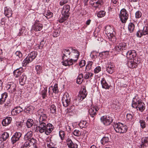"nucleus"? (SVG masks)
Masks as SVG:
<instances>
[{"mask_svg": "<svg viewBox=\"0 0 148 148\" xmlns=\"http://www.w3.org/2000/svg\"><path fill=\"white\" fill-rule=\"evenodd\" d=\"M62 53L63 56L62 58L63 60L65 57L69 58L71 56H74L75 59H73L74 62H75L77 60L79 55V51L77 50L73 49L71 47L64 50Z\"/></svg>", "mask_w": 148, "mask_h": 148, "instance_id": "obj_1", "label": "nucleus"}, {"mask_svg": "<svg viewBox=\"0 0 148 148\" xmlns=\"http://www.w3.org/2000/svg\"><path fill=\"white\" fill-rule=\"evenodd\" d=\"M132 106L137 109L138 108L141 112L143 111L145 108V105L138 97V95H136L133 98L132 103Z\"/></svg>", "mask_w": 148, "mask_h": 148, "instance_id": "obj_2", "label": "nucleus"}, {"mask_svg": "<svg viewBox=\"0 0 148 148\" xmlns=\"http://www.w3.org/2000/svg\"><path fill=\"white\" fill-rule=\"evenodd\" d=\"M113 127L115 131L118 133H124L127 131V127L120 123H114Z\"/></svg>", "mask_w": 148, "mask_h": 148, "instance_id": "obj_3", "label": "nucleus"}, {"mask_svg": "<svg viewBox=\"0 0 148 148\" xmlns=\"http://www.w3.org/2000/svg\"><path fill=\"white\" fill-rule=\"evenodd\" d=\"M37 55V52L33 51L29 53L27 57L23 60L22 64L23 66H26L28 64L31 62L34 59Z\"/></svg>", "mask_w": 148, "mask_h": 148, "instance_id": "obj_4", "label": "nucleus"}, {"mask_svg": "<svg viewBox=\"0 0 148 148\" xmlns=\"http://www.w3.org/2000/svg\"><path fill=\"white\" fill-rule=\"evenodd\" d=\"M33 136L32 131H30L27 132L23 138L25 142L28 143L30 145H34L35 142V140L33 137Z\"/></svg>", "mask_w": 148, "mask_h": 148, "instance_id": "obj_5", "label": "nucleus"}, {"mask_svg": "<svg viewBox=\"0 0 148 148\" xmlns=\"http://www.w3.org/2000/svg\"><path fill=\"white\" fill-rule=\"evenodd\" d=\"M128 13L125 9L123 8L121 10L119 17L122 23H125L128 19Z\"/></svg>", "mask_w": 148, "mask_h": 148, "instance_id": "obj_6", "label": "nucleus"}, {"mask_svg": "<svg viewBox=\"0 0 148 148\" xmlns=\"http://www.w3.org/2000/svg\"><path fill=\"white\" fill-rule=\"evenodd\" d=\"M126 49V44L124 42H123L116 45L114 49H113V51H114V53H116L121 52Z\"/></svg>", "mask_w": 148, "mask_h": 148, "instance_id": "obj_7", "label": "nucleus"}, {"mask_svg": "<svg viewBox=\"0 0 148 148\" xmlns=\"http://www.w3.org/2000/svg\"><path fill=\"white\" fill-rule=\"evenodd\" d=\"M71 98L68 93L65 94L63 96L62 101L64 107H66L71 103Z\"/></svg>", "mask_w": 148, "mask_h": 148, "instance_id": "obj_8", "label": "nucleus"}, {"mask_svg": "<svg viewBox=\"0 0 148 148\" xmlns=\"http://www.w3.org/2000/svg\"><path fill=\"white\" fill-rule=\"evenodd\" d=\"M105 31L108 37H113L115 35L113 26L107 25L105 27Z\"/></svg>", "mask_w": 148, "mask_h": 148, "instance_id": "obj_9", "label": "nucleus"}, {"mask_svg": "<svg viewBox=\"0 0 148 148\" xmlns=\"http://www.w3.org/2000/svg\"><path fill=\"white\" fill-rule=\"evenodd\" d=\"M101 122L105 125H108L112 122L113 119L109 116H103L101 117Z\"/></svg>", "mask_w": 148, "mask_h": 148, "instance_id": "obj_10", "label": "nucleus"}, {"mask_svg": "<svg viewBox=\"0 0 148 148\" xmlns=\"http://www.w3.org/2000/svg\"><path fill=\"white\" fill-rule=\"evenodd\" d=\"M99 108L97 105H92L89 109L88 112L90 116L94 117L97 114V112L99 109Z\"/></svg>", "mask_w": 148, "mask_h": 148, "instance_id": "obj_11", "label": "nucleus"}, {"mask_svg": "<svg viewBox=\"0 0 148 148\" xmlns=\"http://www.w3.org/2000/svg\"><path fill=\"white\" fill-rule=\"evenodd\" d=\"M38 119L39 121V123H47V115L43 113L42 112L41 113H39V111H38Z\"/></svg>", "mask_w": 148, "mask_h": 148, "instance_id": "obj_12", "label": "nucleus"}, {"mask_svg": "<svg viewBox=\"0 0 148 148\" xmlns=\"http://www.w3.org/2000/svg\"><path fill=\"white\" fill-rule=\"evenodd\" d=\"M70 6L68 4H66L63 6L62 11L61 14L70 16Z\"/></svg>", "mask_w": 148, "mask_h": 148, "instance_id": "obj_13", "label": "nucleus"}, {"mask_svg": "<svg viewBox=\"0 0 148 148\" xmlns=\"http://www.w3.org/2000/svg\"><path fill=\"white\" fill-rule=\"evenodd\" d=\"M87 95V93L86 89L85 88L81 89L79 92L77 99L79 101H82L86 97Z\"/></svg>", "mask_w": 148, "mask_h": 148, "instance_id": "obj_14", "label": "nucleus"}, {"mask_svg": "<svg viewBox=\"0 0 148 148\" xmlns=\"http://www.w3.org/2000/svg\"><path fill=\"white\" fill-rule=\"evenodd\" d=\"M126 55L128 60H135V59L137 54L135 50H132L128 51Z\"/></svg>", "mask_w": 148, "mask_h": 148, "instance_id": "obj_15", "label": "nucleus"}, {"mask_svg": "<svg viewBox=\"0 0 148 148\" xmlns=\"http://www.w3.org/2000/svg\"><path fill=\"white\" fill-rule=\"evenodd\" d=\"M90 3L91 5L97 8L102 4L103 1L102 0H91Z\"/></svg>", "mask_w": 148, "mask_h": 148, "instance_id": "obj_16", "label": "nucleus"}, {"mask_svg": "<svg viewBox=\"0 0 148 148\" xmlns=\"http://www.w3.org/2000/svg\"><path fill=\"white\" fill-rule=\"evenodd\" d=\"M43 27L42 24L40 23L38 21L36 22L33 26V29L36 32L40 31Z\"/></svg>", "mask_w": 148, "mask_h": 148, "instance_id": "obj_17", "label": "nucleus"}, {"mask_svg": "<svg viewBox=\"0 0 148 148\" xmlns=\"http://www.w3.org/2000/svg\"><path fill=\"white\" fill-rule=\"evenodd\" d=\"M21 136V133L19 132H16L11 138L12 143L14 144L18 141Z\"/></svg>", "mask_w": 148, "mask_h": 148, "instance_id": "obj_18", "label": "nucleus"}, {"mask_svg": "<svg viewBox=\"0 0 148 148\" xmlns=\"http://www.w3.org/2000/svg\"><path fill=\"white\" fill-rule=\"evenodd\" d=\"M23 110V109L20 106H17L12 110L11 113L12 115H16L22 112Z\"/></svg>", "mask_w": 148, "mask_h": 148, "instance_id": "obj_19", "label": "nucleus"}, {"mask_svg": "<svg viewBox=\"0 0 148 148\" xmlns=\"http://www.w3.org/2000/svg\"><path fill=\"white\" fill-rule=\"evenodd\" d=\"M46 123H39L37 127V129L40 133H45Z\"/></svg>", "mask_w": 148, "mask_h": 148, "instance_id": "obj_20", "label": "nucleus"}, {"mask_svg": "<svg viewBox=\"0 0 148 148\" xmlns=\"http://www.w3.org/2000/svg\"><path fill=\"white\" fill-rule=\"evenodd\" d=\"M53 125L51 124H47L46 123L45 134L47 135L49 134L53 130Z\"/></svg>", "mask_w": 148, "mask_h": 148, "instance_id": "obj_21", "label": "nucleus"}, {"mask_svg": "<svg viewBox=\"0 0 148 148\" xmlns=\"http://www.w3.org/2000/svg\"><path fill=\"white\" fill-rule=\"evenodd\" d=\"M135 61L136 60H128L127 63L128 66L131 68H136L137 66V64Z\"/></svg>", "mask_w": 148, "mask_h": 148, "instance_id": "obj_22", "label": "nucleus"}, {"mask_svg": "<svg viewBox=\"0 0 148 148\" xmlns=\"http://www.w3.org/2000/svg\"><path fill=\"white\" fill-rule=\"evenodd\" d=\"M66 142L69 148H77V145L73 143L70 139L68 138L66 140Z\"/></svg>", "mask_w": 148, "mask_h": 148, "instance_id": "obj_23", "label": "nucleus"}, {"mask_svg": "<svg viewBox=\"0 0 148 148\" xmlns=\"http://www.w3.org/2000/svg\"><path fill=\"white\" fill-rule=\"evenodd\" d=\"M4 14L8 17H10L12 15V11L11 8L10 7H5L4 8Z\"/></svg>", "mask_w": 148, "mask_h": 148, "instance_id": "obj_24", "label": "nucleus"}, {"mask_svg": "<svg viewBox=\"0 0 148 148\" xmlns=\"http://www.w3.org/2000/svg\"><path fill=\"white\" fill-rule=\"evenodd\" d=\"M23 72V68L20 67L14 70L13 71V74L15 77H18Z\"/></svg>", "mask_w": 148, "mask_h": 148, "instance_id": "obj_25", "label": "nucleus"}, {"mask_svg": "<svg viewBox=\"0 0 148 148\" xmlns=\"http://www.w3.org/2000/svg\"><path fill=\"white\" fill-rule=\"evenodd\" d=\"M141 148H145L148 146V136L143 138L141 140V143L140 144Z\"/></svg>", "mask_w": 148, "mask_h": 148, "instance_id": "obj_26", "label": "nucleus"}, {"mask_svg": "<svg viewBox=\"0 0 148 148\" xmlns=\"http://www.w3.org/2000/svg\"><path fill=\"white\" fill-rule=\"evenodd\" d=\"M73 60L72 59L69 60L66 59V60H64V59L62 63V65L65 66H69L73 65Z\"/></svg>", "mask_w": 148, "mask_h": 148, "instance_id": "obj_27", "label": "nucleus"}, {"mask_svg": "<svg viewBox=\"0 0 148 148\" xmlns=\"http://www.w3.org/2000/svg\"><path fill=\"white\" fill-rule=\"evenodd\" d=\"M12 119L11 117H7L3 119L2 122V125L3 126H6L8 125L11 122Z\"/></svg>", "mask_w": 148, "mask_h": 148, "instance_id": "obj_28", "label": "nucleus"}, {"mask_svg": "<svg viewBox=\"0 0 148 148\" xmlns=\"http://www.w3.org/2000/svg\"><path fill=\"white\" fill-rule=\"evenodd\" d=\"M101 84L102 88L105 89H108L110 87V85H109L107 82L105 78H102L101 81Z\"/></svg>", "mask_w": 148, "mask_h": 148, "instance_id": "obj_29", "label": "nucleus"}, {"mask_svg": "<svg viewBox=\"0 0 148 148\" xmlns=\"http://www.w3.org/2000/svg\"><path fill=\"white\" fill-rule=\"evenodd\" d=\"M27 79L26 76L24 74H23L19 79V83L20 85L23 86L25 84Z\"/></svg>", "mask_w": 148, "mask_h": 148, "instance_id": "obj_30", "label": "nucleus"}, {"mask_svg": "<svg viewBox=\"0 0 148 148\" xmlns=\"http://www.w3.org/2000/svg\"><path fill=\"white\" fill-rule=\"evenodd\" d=\"M8 97V94L4 92L1 95V97L0 98V104L2 105Z\"/></svg>", "mask_w": 148, "mask_h": 148, "instance_id": "obj_31", "label": "nucleus"}, {"mask_svg": "<svg viewBox=\"0 0 148 148\" xmlns=\"http://www.w3.org/2000/svg\"><path fill=\"white\" fill-rule=\"evenodd\" d=\"M16 84L13 83H10L7 86V87L8 89H10L12 92H13L16 90Z\"/></svg>", "mask_w": 148, "mask_h": 148, "instance_id": "obj_32", "label": "nucleus"}, {"mask_svg": "<svg viewBox=\"0 0 148 148\" xmlns=\"http://www.w3.org/2000/svg\"><path fill=\"white\" fill-rule=\"evenodd\" d=\"M114 66L109 64L106 67V70L110 74H112L114 71Z\"/></svg>", "mask_w": 148, "mask_h": 148, "instance_id": "obj_33", "label": "nucleus"}, {"mask_svg": "<svg viewBox=\"0 0 148 148\" xmlns=\"http://www.w3.org/2000/svg\"><path fill=\"white\" fill-rule=\"evenodd\" d=\"M62 16L58 20L59 22L60 23H63L67 20L69 17V16L65 15L62 14Z\"/></svg>", "mask_w": 148, "mask_h": 148, "instance_id": "obj_34", "label": "nucleus"}, {"mask_svg": "<svg viewBox=\"0 0 148 148\" xmlns=\"http://www.w3.org/2000/svg\"><path fill=\"white\" fill-rule=\"evenodd\" d=\"M128 29L130 33L133 32L135 29V25L132 23H130L128 26Z\"/></svg>", "mask_w": 148, "mask_h": 148, "instance_id": "obj_35", "label": "nucleus"}, {"mask_svg": "<svg viewBox=\"0 0 148 148\" xmlns=\"http://www.w3.org/2000/svg\"><path fill=\"white\" fill-rule=\"evenodd\" d=\"M83 75L82 73L79 74L77 78V83L78 84H81L83 80Z\"/></svg>", "mask_w": 148, "mask_h": 148, "instance_id": "obj_36", "label": "nucleus"}, {"mask_svg": "<svg viewBox=\"0 0 148 148\" xmlns=\"http://www.w3.org/2000/svg\"><path fill=\"white\" fill-rule=\"evenodd\" d=\"M9 137V134L6 132H4L2 134L1 136V140L2 141H5Z\"/></svg>", "mask_w": 148, "mask_h": 148, "instance_id": "obj_37", "label": "nucleus"}, {"mask_svg": "<svg viewBox=\"0 0 148 148\" xmlns=\"http://www.w3.org/2000/svg\"><path fill=\"white\" fill-rule=\"evenodd\" d=\"M93 73H86L84 75V78L85 79H91L93 76Z\"/></svg>", "mask_w": 148, "mask_h": 148, "instance_id": "obj_38", "label": "nucleus"}, {"mask_svg": "<svg viewBox=\"0 0 148 148\" xmlns=\"http://www.w3.org/2000/svg\"><path fill=\"white\" fill-rule=\"evenodd\" d=\"M109 142V138L108 137H103L101 140V144L103 145H106Z\"/></svg>", "mask_w": 148, "mask_h": 148, "instance_id": "obj_39", "label": "nucleus"}, {"mask_svg": "<svg viewBox=\"0 0 148 148\" xmlns=\"http://www.w3.org/2000/svg\"><path fill=\"white\" fill-rule=\"evenodd\" d=\"M50 110V112L54 114H56V106L53 104L51 105L49 108Z\"/></svg>", "mask_w": 148, "mask_h": 148, "instance_id": "obj_40", "label": "nucleus"}, {"mask_svg": "<svg viewBox=\"0 0 148 148\" xmlns=\"http://www.w3.org/2000/svg\"><path fill=\"white\" fill-rule=\"evenodd\" d=\"M33 120L31 119H29L27 120L26 125L27 127L29 128L33 126Z\"/></svg>", "mask_w": 148, "mask_h": 148, "instance_id": "obj_41", "label": "nucleus"}, {"mask_svg": "<svg viewBox=\"0 0 148 148\" xmlns=\"http://www.w3.org/2000/svg\"><path fill=\"white\" fill-rule=\"evenodd\" d=\"M52 88L53 92L54 93H58V84H55L53 88V86H51L49 88V92H50V88Z\"/></svg>", "mask_w": 148, "mask_h": 148, "instance_id": "obj_42", "label": "nucleus"}, {"mask_svg": "<svg viewBox=\"0 0 148 148\" xmlns=\"http://www.w3.org/2000/svg\"><path fill=\"white\" fill-rule=\"evenodd\" d=\"M46 143L48 147H50L53 145V144L51 141V138L50 137H48L46 139Z\"/></svg>", "mask_w": 148, "mask_h": 148, "instance_id": "obj_43", "label": "nucleus"}, {"mask_svg": "<svg viewBox=\"0 0 148 148\" xmlns=\"http://www.w3.org/2000/svg\"><path fill=\"white\" fill-rule=\"evenodd\" d=\"M109 52L108 51L103 52L100 53L99 55L101 57H102L103 58H108V56Z\"/></svg>", "mask_w": 148, "mask_h": 148, "instance_id": "obj_44", "label": "nucleus"}, {"mask_svg": "<svg viewBox=\"0 0 148 148\" xmlns=\"http://www.w3.org/2000/svg\"><path fill=\"white\" fill-rule=\"evenodd\" d=\"M35 69L37 74H40L42 72V67L41 66L37 65L36 66Z\"/></svg>", "mask_w": 148, "mask_h": 148, "instance_id": "obj_45", "label": "nucleus"}, {"mask_svg": "<svg viewBox=\"0 0 148 148\" xmlns=\"http://www.w3.org/2000/svg\"><path fill=\"white\" fill-rule=\"evenodd\" d=\"M139 123L140 126L143 129L145 127L146 124L145 121L143 120H140L139 121Z\"/></svg>", "mask_w": 148, "mask_h": 148, "instance_id": "obj_46", "label": "nucleus"}, {"mask_svg": "<svg viewBox=\"0 0 148 148\" xmlns=\"http://www.w3.org/2000/svg\"><path fill=\"white\" fill-rule=\"evenodd\" d=\"M106 12L104 11H101L98 12L97 16L99 18H101L105 16Z\"/></svg>", "mask_w": 148, "mask_h": 148, "instance_id": "obj_47", "label": "nucleus"}, {"mask_svg": "<svg viewBox=\"0 0 148 148\" xmlns=\"http://www.w3.org/2000/svg\"><path fill=\"white\" fill-rule=\"evenodd\" d=\"M65 134L64 131L60 130L59 132V136L61 140H63L64 139Z\"/></svg>", "mask_w": 148, "mask_h": 148, "instance_id": "obj_48", "label": "nucleus"}, {"mask_svg": "<svg viewBox=\"0 0 148 148\" xmlns=\"http://www.w3.org/2000/svg\"><path fill=\"white\" fill-rule=\"evenodd\" d=\"M73 133L74 135L77 136H79L81 134V132L79 130H75Z\"/></svg>", "mask_w": 148, "mask_h": 148, "instance_id": "obj_49", "label": "nucleus"}, {"mask_svg": "<svg viewBox=\"0 0 148 148\" xmlns=\"http://www.w3.org/2000/svg\"><path fill=\"white\" fill-rule=\"evenodd\" d=\"M133 115L134 114L133 113L127 114L126 115V118L129 121H131L132 119Z\"/></svg>", "mask_w": 148, "mask_h": 148, "instance_id": "obj_50", "label": "nucleus"}, {"mask_svg": "<svg viewBox=\"0 0 148 148\" xmlns=\"http://www.w3.org/2000/svg\"><path fill=\"white\" fill-rule=\"evenodd\" d=\"M142 15V13L140 10L137 11L135 13V17L138 18L141 17Z\"/></svg>", "mask_w": 148, "mask_h": 148, "instance_id": "obj_51", "label": "nucleus"}, {"mask_svg": "<svg viewBox=\"0 0 148 148\" xmlns=\"http://www.w3.org/2000/svg\"><path fill=\"white\" fill-rule=\"evenodd\" d=\"M47 89L44 88L42 91L41 95L43 99H45L47 96Z\"/></svg>", "mask_w": 148, "mask_h": 148, "instance_id": "obj_52", "label": "nucleus"}, {"mask_svg": "<svg viewBox=\"0 0 148 148\" xmlns=\"http://www.w3.org/2000/svg\"><path fill=\"white\" fill-rule=\"evenodd\" d=\"M15 54L16 56V58H17V59L18 58H21L22 57V53L20 51H16Z\"/></svg>", "mask_w": 148, "mask_h": 148, "instance_id": "obj_53", "label": "nucleus"}, {"mask_svg": "<svg viewBox=\"0 0 148 148\" xmlns=\"http://www.w3.org/2000/svg\"><path fill=\"white\" fill-rule=\"evenodd\" d=\"M108 39L109 41H111L113 43L116 44L117 42V39L116 38H108Z\"/></svg>", "mask_w": 148, "mask_h": 148, "instance_id": "obj_54", "label": "nucleus"}, {"mask_svg": "<svg viewBox=\"0 0 148 148\" xmlns=\"http://www.w3.org/2000/svg\"><path fill=\"white\" fill-rule=\"evenodd\" d=\"M69 1V0H61L59 2V4L62 6L65 5V4L67 3Z\"/></svg>", "mask_w": 148, "mask_h": 148, "instance_id": "obj_55", "label": "nucleus"}, {"mask_svg": "<svg viewBox=\"0 0 148 148\" xmlns=\"http://www.w3.org/2000/svg\"><path fill=\"white\" fill-rule=\"evenodd\" d=\"M101 67L100 66H97L95 69L94 73H98L101 71Z\"/></svg>", "mask_w": 148, "mask_h": 148, "instance_id": "obj_56", "label": "nucleus"}, {"mask_svg": "<svg viewBox=\"0 0 148 148\" xmlns=\"http://www.w3.org/2000/svg\"><path fill=\"white\" fill-rule=\"evenodd\" d=\"M92 62H90L86 66V70L87 71L90 70L91 68L92 65Z\"/></svg>", "mask_w": 148, "mask_h": 148, "instance_id": "obj_57", "label": "nucleus"}, {"mask_svg": "<svg viewBox=\"0 0 148 148\" xmlns=\"http://www.w3.org/2000/svg\"><path fill=\"white\" fill-rule=\"evenodd\" d=\"M45 14L46 16H49V18L52 17L53 15V13L49 11L45 12Z\"/></svg>", "mask_w": 148, "mask_h": 148, "instance_id": "obj_58", "label": "nucleus"}, {"mask_svg": "<svg viewBox=\"0 0 148 148\" xmlns=\"http://www.w3.org/2000/svg\"><path fill=\"white\" fill-rule=\"evenodd\" d=\"M11 104L10 101H8L5 104L4 107L5 108H8L11 106Z\"/></svg>", "mask_w": 148, "mask_h": 148, "instance_id": "obj_59", "label": "nucleus"}, {"mask_svg": "<svg viewBox=\"0 0 148 148\" xmlns=\"http://www.w3.org/2000/svg\"><path fill=\"white\" fill-rule=\"evenodd\" d=\"M86 64V62L84 60H81L79 63V65L80 67H82L84 66Z\"/></svg>", "mask_w": 148, "mask_h": 148, "instance_id": "obj_60", "label": "nucleus"}, {"mask_svg": "<svg viewBox=\"0 0 148 148\" xmlns=\"http://www.w3.org/2000/svg\"><path fill=\"white\" fill-rule=\"evenodd\" d=\"M74 106H71V108H68L67 109L68 112H73L74 110Z\"/></svg>", "mask_w": 148, "mask_h": 148, "instance_id": "obj_61", "label": "nucleus"}, {"mask_svg": "<svg viewBox=\"0 0 148 148\" xmlns=\"http://www.w3.org/2000/svg\"><path fill=\"white\" fill-rule=\"evenodd\" d=\"M91 22V20L90 19H89L86 22V25H84L83 27V28H85L86 27H87V25H90V22Z\"/></svg>", "mask_w": 148, "mask_h": 148, "instance_id": "obj_62", "label": "nucleus"}, {"mask_svg": "<svg viewBox=\"0 0 148 148\" xmlns=\"http://www.w3.org/2000/svg\"><path fill=\"white\" fill-rule=\"evenodd\" d=\"M86 122H84V121H82V122H81L80 123V124H79V125H81L82 124H83V126H82V127H84L85 126H86Z\"/></svg>", "mask_w": 148, "mask_h": 148, "instance_id": "obj_63", "label": "nucleus"}, {"mask_svg": "<svg viewBox=\"0 0 148 148\" xmlns=\"http://www.w3.org/2000/svg\"><path fill=\"white\" fill-rule=\"evenodd\" d=\"M59 36V34L57 32H55L53 34V37H57Z\"/></svg>", "mask_w": 148, "mask_h": 148, "instance_id": "obj_64", "label": "nucleus"}]
</instances>
